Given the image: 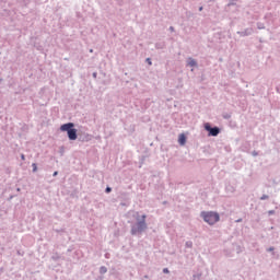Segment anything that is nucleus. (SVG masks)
I'll list each match as a JSON object with an SVG mask.
<instances>
[{"instance_id":"obj_1","label":"nucleus","mask_w":280,"mask_h":280,"mask_svg":"<svg viewBox=\"0 0 280 280\" xmlns=\"http://www.w3.org/2000/svg\"><path fill=\"white\" fill-rule=\"evenodd\" d=\"M147 218L148 215L145 214L140 215L139 213H137L136 223L131 224V235H142L143 233H145V231H148V223L145 222Z\"/></svg>"},{"instance_id":"obj_2","label":"nucleus","mask_w":280,"mask_h":280,"mask_svg":"<svg viewBox=\"0 0 280 280\" xmlns=\"http://www.w3.org/2000/svg\"><path fill=\"white\" fill-rule=\"evenodd\" d=\"M201 218L207 224L213 225L215 222H220V214L218 212H201Z\"/></svg>"},{"instance_id":"obj_3","label":"nucleus","mask_w":280,"mask_h":280,"mask_svg":"<svg viewBox=\"0 0 280 280\" xmlns=\"http://www.w3.org/2000/svg\"><path fill=\"white\" fill-rule=\"evenodd\" d=\"M205 130L209 132V137H218L220 135V128L219 127H211V124L206 122L205 124Z\"/></svg>"},{"instance_id":"obj_4","label":"nucleus","mask_w":280,"mask_h":280,"mask_svg":"<svg viewBox=\"0 0 280 280\" xmlns=\"http://www.w3.org/2000/svg\"><path fill=\"white\" fill-rule=\"evenodd\" d=\"M254 32L255 31L253 30V27H248V28H245L244 31H238L237 34L238 36L246 37V36H253Z\"/></svg>"},{"instance_id":"obj_5","label":"nucleus","mask_w":280,"mask_h":280,"mask_svg":"<svg viewBox=\"0 0 280 280\" xmlns=\"http://www.w3.org/2000/svg\"><path fill=\"white\" fill-rule=\"evenodd\" d=\"M74 126L75 125L73 122H67V124H63L60 126V130H61V132H67V135H68V132L71 131Z\"/></svg>"},{"instance_id":"obj_6","label":"nucleus","mask_w":280,"mask_h":280,"mask_svg":"<svg viewBox=\"0 0 280 280\" xmlns=\"http://www.w3.org/2000/svg\"><path fill=\"white\" fill-rule=\"evenodd\" d=\"M68 139L70 141H75V139H78V129L73 128L72 130H70L68 132Z\"/></svg>"},{"instance_id":"obj_7","label":"nucleus","mask_w":280,"mask_h":280,"mask_svg":"<svg viewBox=\"0 0 280 280\" xmlns=\"http://www.w3.org/2000/svg\"><path fill=\"white\" fill-rule=\"evenodd\" d=\"M178 143L179 145H185V143H187V137L185 136V133L179 135Z\"/></svg>"},{"instance_id":"obj_8","label":"nucleus","mask_w":280,"mask_h":280,"mask_svg":"<svg viewBox=\"0 0 280 280\" xmlns=\"http://www.w3.org/2000/svg\"><path fill=\"white\" fill-rule=\"evenodd\" d=\"M188 66L189 67H198V61L194 58H188Z\"/></svg>"},{"instance_id":"obj_9","label":"nucleus","mask_w":280,"mask_h":280,"mask_svg":"<svg viewBox=\"0 0 280 280\" xmlns=\"http://www.w3.org/2000/svg\"><path fill=\"white\" fill-rule=\"evenodd\" d=\"M108 272V268H106V266H102L100 268V275H106Z\"/></svg>"},{"instance_id":"obj_10","label":"nucleus","mask_w":280,"mask_h":280,"mask_svg":"<svg viewBox=\"0 0 280 280\" xmlns=\"http://www.w3.org/2000/svg\"><path fill=\"white\" fill-rule=\"evenodd\" d=\"M165 48V43H156L155 44V49H164Z\"/></svg>"},{"instance_id":"obj_11","label":"nucleus","mask_w":280,"mask_h":280,"mask_svg":"<svg viewBox=\"0 0 280 280\" xmlns=\"http://www.w3.org/2000/svg\"><path fill=\"white\" fill-rule=\"evenodd\" d=\"M257 30H266V25H264V23L261 22H257Z\"/></svg>"},{"instance_id":"obj_12","label":"nucleus","mask_w":280,"mask_h":280,"mask_svg":"<svg viewBox=\"0 0 280 280\" xmlns=\"http://www.w3.org/2000/svg\"><path fill=\"white\" fill-rule=\"evenodd\" d=\"M185 246L186 248H191L194 246V243L191 241H187Z\"/></svg>"},{"instance_id":"obj_13","label":"nucleus","mask_w":280,"mask_h":280,"mask_svg":"<svg viewBox=\"0 0 280 280\" xmlns=\"http://www.w3.org/2000/svg\"><path fill=\"white\" fill-rule=\"evenodd\" d=\"M51 259L54 261H58V259H60V256L58 254H55V255L51 256Z\"/></svg>"},{"instance_id":"obj_14","label":"nucleus","mask_w":280,"mask_h":280,"mask_svg":"<svg viewBox=\"0 0 280 280\" xmlns=\"http://www.w3.org/2000/svg\"><path fill=\"white\" fill-rule=\"evenodd\" d=\"M32 167H33V172H38V166L36 165V163H33L32 164Z\"/></svg>"},{"instance_id":"obj_15","label":"nucleus","mask_w":280,"mask_h":280,"mask_svg":"<svg viewBox=\"0 0 280 280\" xmlns=\"http://www.w3.org/2000/svg\"><path fill=\"white\" fill-rule=\"evenodd\" d=\"M270 197L268 196V195H262L261 197H260V200H268Z\"/></svg>"},{"instance_id":"obj_16","label":"nucleus","mask_w":280,"mask_h":280,"mask_svg":"<svg viewBox=\"0 0 280 280\" xmlns=\"http://www.w3.org/2000/svg\"><path fill=\"white\" fill-rule=\"evenodd\" d=\"M112 191H113V188L106 187V189H105V192H106V194H110Z\"/></svg>"},{"instance_id":"obj_17","label":"nucleus","mask_w":280,"mask_h":280,"mask_svg":"<svg viewBox=\"0 0 280 280\" xmlns=\"http://www.w3.org/2000/svg\"><path fill=\"white\" fill-rule=\"evenodd\" d=\"M273 252H275V247L267 248V253H273Z\"/></svg>"},{"instance_id":"obj_18","label":"nucleus","mask_w":280,"mask_h":280,"mask_svg":"<svg viewBox=\"0 0 280 280\" xmlns=\"http://www.w3.org/2000/svg\"><path fill=\"white\" fill-rule=\"evenodd\" d=\"M252 155H253V156H259V152L253 151V152H252Z\"/></svg>"},{"instance_id":"obj_19","label":"nucleus","mask_w":280,"mask_h":280,"mask_svg":"<svg viewBox=\"0 0 280 280\" xmlns=\"http://www.w3.org/2000/svg\"><path fill=\"white\" fill-rule=\"evenodd\" d=\"M267 213H268V215H275L276 212H275V210H269Z\"/></svg>"},{"instance_id":"obj_20","label":"nucleus","mask_w":280,"mask_h":280,"mask_svg":"<svg viewBox=\"0 0 280 280\" xmlns=\"http://www.w3.org/2000/svg\"><path fill=\"white\" fill-rule=\"evenodd\" d=\"M163 272H164L165 275H167V273H170V269L164 268V269H163Z\"/></svg>"},{"instance_id":"obj_21","label":"nucleus","mask_w":280,"mask_h":280,"mask_svg":"<svg viewBox=\"0 0 280 280\" xmlns=\"http://www.w3.org/2000/svg\"><path fill=\"white\" fill-rule=\"evenodd\" d=\"M147 62H148L149 65H152V60H151L150 58H147Z\"/></svg>"},{"instance_id":"obj_22","label":"nucleus","mask_w":280,"mask_h":280,"mask_svg":"<svg viewBox=\"0 0 280 280\" xmlns=\"http://www.w3.org/2000/svg\"><path fill=\"white\" fill-rule=\"evenodd\" d=\"M170 32H174V26H170Z\"/></svg>"},{"instance_id":"obj_23","label":"nucleus","mask_w":280,"mask_h":280,"mask_svg":"<svg viewBox=\"0 0 280 280\" xmlns=\"http://www.w3.org/2000/svg\"><path fill=\"white\" fill-rule=\"evenodd\" d=\"M93 78H97V72H93Z\"/></svg>"},{"instance_id":"obj_24","label":"nucleus","mask_w":280,"mask_h":280,"mask_svg":"<svg viewBox=\"0 0 280 280\" xmlns=\"http://www.w3.org/2000/svg\"><path fill=\"white\" fill-rule=\"evenodd\" d=\"M22 161H25V154L21 155Z\"/></svg>"},{"instance_id":"obj_25","label":"nucleus","mask_w":280,"mask_h":280,"mask_svg":"<svg viewBox=\"0 0 280 280\" xmlns=\"http://www.w3.org/2000/svg\"><path fill=\"white\" fill-rule=\"evenodd\" d=\"M52 176H58V171H55Z\"/></svg>"},{"instance_id":"obj_26","label":"nucleus","mask_w":280,"mask_h":280,"mask_svg":"<svg viewBox=\"0 0 280 280\" xmlns=\"http://www.w3.org/2000/svg\"><path fill=\"white\" fill-rule=\"evenodd\" d=\"M235 222H236V223H240V222H242V219H238V220H236Z\"/></svg>"},{"instance_id":"obj_27","label":"nucleus","mask_w":280,"mask_h":280,"mask_svg":"<svg viewBox=\"0 0 280 280\" xmlns=\"http://www.w3.org/2000/svg\"><path fill=\"white\" fill-rule=\"evenodd\" d=\"M202 10H203V8H202V7H200V8H199V12H202Z\"/></svg>"},{"instance_id":"obj_28","label":"nucleus","mask_w":280,"mask_h":280,"mask_svg":"<svg viewBox=\"0 0 280 280\" xmlns=\"http://www.w3.org/2000/svg\"><path fill=\"white\" fill-rule=\"evenodd\" d=\"M90 52L93 54V49H91Z\"/></svg>"},{"instance_id":"obj_29","label":"nucleus","mask_w":280,"mask_h":280,"mask_svg":"<svg viewBox=\"0 0 280 280\" xmlns=\"http://www.w3.org/2000/svg\"><path fill=\"white\" fill-rule=\"evenodd\" d=\"M18 191H21V188H18Z\"/></svg>"},{"instance_id":"obj_30","label":"nucleus","mask_w":280,"mask_h":280,"mask_svg":"<svg viewBox=\"0 0 280 280\" xmlns=\"http://www.w3.org/2000/svg\"><path fill=\"white\" fill-rule=\"evenodd\" d=\"M197 279H200V276H197Z\"/></svg>"}]
</instances>
